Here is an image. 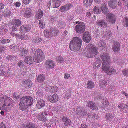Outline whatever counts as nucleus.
Instances as JSON below:
<instances>
[{
    "label": "nucleus",
    "instance_id": "nucleus-40",
    "mask_svg": "<svg viewBox=\"0 0 128 128\" xmlns=\"http://www.w3.org/2000/svg\"><path fill=\"white\" fill-rule=\"evenodd\" d=\"M106 44L104 41L100 40L99 41L98 44V46L100 47L101 49H104L106 47Z\"/></svg>",
    "mask_w": 128,
    "mask_h": 128
},
{
    "label": "nucleus",
    "instance_id": "nucleus-32",
    "mask_svg": "<svg viewBox=\"0 0 128 128\" xmlns=\"http://www.w3.org/2000/svg\"><path fill=\"white\" fill-rule=\"evenodd\" d=\"M28 53V51L24 48H20V50L19 54L20 56H26Z\"/></svg>",
    "mask_w": 128,
    "mask_h": 128
},
{
    "label": "nucleus",
    "instance_id": "nucleus-23",
    "mask_svg": "<svg viewBox=\"0 0 128 128\" xmlns=\"http://www.w3.org/2000/svg\"><path fill=\"white\" fill-rule=\"evenodd\" d=\"M45 104V101L42 99H41L38 102L36 107L38 109L42 108L44 107Z\"/></svg>",
    "mask_w": 128,
    "mask_h": 128
},
{
    "label": "nucleus",
    "instance_id": "nucleus-34",
    "mask_svg": "<svg viewBox=\"0 0 128 128\" xmlns=\"http://www.w3.org/2000/svg\"><path fill=\"white\" fill-rule=\"evenodd\" d=\"M24 15V17L26 18H28L32 16V13L31 10L30 8H28L25 12Z\"/></svg>",
    "mask_w": 128,
    "mask_h": 128
},
{
    "label": "nucleus",
    "instance_id": "nucleus-26",
    "mask_svg": "<svg viewBox=\"0 0 128 128\" xmlns=\"http://www.w3.org/2000/svg\"><path fill=\"white\" fill-rule=\"evenodd\" d=\"M101 9L102 12L104 14H106L108 12L107 6L105 4H102Z\"/></svg>",
    "mask_w": 128,
    "mask_h": 128
},
{
    "label": "nucleus",
    "instance_id": "nucleus-54",
    "mask_svg": "<svg viewBox=\"0 0 128 128\" xmlns=\"http://www.w3.org/2000/svg\"><path fill=\"white\" fill-rule=\"evenodd\" d=\"M0 76L6 77L7 76V75L6 72L3 71V69H0Z\"/></svg>",
    "mask_w": 128,
    "mask_h": 128
},
{
    "label": "nucleus",
    "instance_id": "nucleus-11",
    "mask_svg": "<svg viewBox=\"0 0 128 128\" xmlns=\"http://www.w3.org/2000/svg\"><path fill=\"white\" fill-rule=\"evenodd\" d=\"M48 114L46 112H42L37 116V119L40 121L46 122L48 120L47 117Z\"/></svg>",
    "mask_w": 128,
    "mask_h": 128
},
{
    "label": "nucleus",
    "instance_id": "nucleus-63",
    "mask_svg": "<svg viewBox=\"0 0 128 128\" xmlns=\"http://www.w3.org/2000/svg\"><path fill=\"white\" fill-rule=\"evenodd\" d=\"M62 121L64 122L69 119L67 117L65 116H62Z\"/></svg>",
    "mask_w": 128,
    "mask_h": 128
},
{
    "label": "nucleus",
    "instance_id": "nucleus-17",
    "mask_svg": "<svg viewBox=\"0 0 128 128\" xmlns=\"http://www.w3.org/2000/svg\"><path fill=\"white\" fill-rule=\"evenodd\" d=\"M22 84L24 85L26 88H30L32 86V82L31 80L29 79H25L22 82Z\"/></svg>",
    "mask_w": 128,
    "mask_h": 128
},
{
    "label": "nucleus",
    "instance_id": "nucleus-4",
    "mask_svg": "<svg viewBox=\"0 0 128 128\" xmlns=\"http://www.w3.org/2000/svg\"><path fill=\"white\" fill-rule=\"evenodd\" d=\"M44 58L45 56L42 50L40 49H37L34 54V61L37 63H40L43 61Z\"/></svg>",
    "mask_w": 128,
    "mask_h": 128
},
{
    "label": "nucleus",
    "instance_id": "nucleus-55",
    "mask_svg": "<svg viewBox=\"0 0 128 128\" xmlns=\"http://www.w3.org/2000/svg\"><path fill=\"white\" fill-rule=\"evenodd\" d=\"M24 63L22 60L20 61L17 64V65L19 67L22 68L24 66Z\"/></svg>",
    "mask_w": 128,
    "mask_h": 128
},
{
    "label": "nucleus",
    "instance_id": "nucleus-27",
    "mask_svg": "<svg viewBox=\"0 0 128 128\" xmlns=\"http://www.w3.org/2000/svg\"><path fill=\"white\" fill-rule=\"evenodd\" d=\"M72 5L70 4H68L64 6H62L60 8V10L62 12L66 11L71 8Z\"/></svg>",
    "mask_w": 128,
    "mask_h": 128
},
{
    "label": "nucleus",
    "instance_id": "nucleus-14",
    "mask_svg": "<svg viewBox=\"0 0 128 128\" xmlns=\"http://www.w3.org/2000/svg\"><path fill=\"white\" fill-rule=\"evenodd\" d=\"M87 112L84 110V108L80 107L76 109L75 113L76 114L80 115L82 116H85Z\"/></svg>",
    "mask_w": 128,
    "mask_h": 128
},
{
    "label": "nucleus",
    "instance_id": "nucleus-9",
    "mask_svg": "<svg viewBox=\"0 0 128 128\" xmlns=\"http://www.w3.org/2000/svg\"><path fill=\"white\" fill-rule=\"evenodd\" d=\"M85 24L83 22L81 23L80 24L76 25L75 27L76 32L79 34L82 33L85 30Z\"/></svg>",
    "mask_w": 128,
    "mask_h": 128
},
{
    "label": "nucleus",
    "instance_id": "nucleus-20",
    "mask_svg": "<svg viewBox=\"0 0 128 128\" xmlns=\"http://www.w3.org/2000/svg\"><path fill=\"white\" fill-rule=\"evenodd\" d=\"M34 58L32 57L29 56L25 57L24 59L25 63L31 65L34 63Z\"/></svg>",
    "mask_w": 128,
    "mask_h": 128
},
{
    "label": "nucleus",
    "instance_id": "nucleus-30",
    "mask_svg": "<svg viewBox=\"0 0 128 128\" xmlns=\"http://www.w3.org/2000/svg\"><path fill=\"white\" fill-rule=\"evenodd\" d=\"M50 32L51 33L52 37V36H58L60 33L59 31L55 28H52L51 29Z\"/></svg>",
    "mask_w": 128,
    "mask_h": 128
},
{
    "label": "nucleus",
    "instance_id": "nucleus-21",
    "mask_svg": "<svg viewBox=\"0 0 128 128\" xmlns=\"http://www.w3.org/2000/svg\"><path fill=\"white\" fill-rule=\"evenodd\" d=\"M118 2L117 0H109L108 2V5L110 7L115 9L117 6Z\"/></svg>",
    "mask_w": 128,
    "mask_h": 128
},
{
    "label": "nucleus",
    "instance_id": "nucleus-1",
    "mask_svg": "<svg viewBox=\"0 0 128 128\" xmlns=\"http://www.w3.org/2000/svg\"><path fill=\"white\" fill-rule=\"evenodd\" d=\"M4 102L1 110L8 112L11 110V108L13 106V101L10 97L6 96H0V103Z\"/></svg>",
    "mask_w": 128,
    "mask_h": 128
},
{
    "label": "nucleus",
    "instance_id": "nucleus-42",
    "mask_svg": "<svg viewBox=\"0 0 128 128\" xmlns=\"http://www.w3.org/2000/svg\"><path fill=\"white\" fill-rule=\"evenodd\" d=\"M86 85L87 88L90 89L93 88L94 87V83L92 81H88Z\"/></svg>",
    "mask_w": 128,
    "mask_h": 128
},
{
    "label": "nucleus",
    "instance_id": "nucleus-18",
    "mask_svg": "<svg viewBox=\"0 0 128 128\" xmlns=\"http://www.w3.org/2000/svg\"><path fill=\"white\" fill-rule=\"evenodd\" d=\"M96 25L101 27L105 28L107 26V24L104 20H98L96 23Z\"/></svg>",
    "mask_w": 128,
    "mask_h": 128
},
{
    "label": "nucleus",
    "instance_id": "nucleus-51",
    "mask_svg": "<svg viewBox=\"0 0 128 128\" xmlns=\"http://www.w3.org/2000/svg\"><path fill=\"white\" fill-rule=\"evenodd\" d=\"M111 32L109 30H106V31L104 32V36L107 37L109 38L111 36Z\"/></svg>",
    "mask_w": 128,
    "mask_h": 128
},
{
    "label": "nucleus",
    "instance_id": "nucleus-16",
    "mask_svg": "<svg viewBox=\"0 0 128 128\" xmlns=\"http://www.w3.org/2000/svg\"><path fill=\"white\" fill-rule=\"evenodd\" d=\"M106 18L109 22L112 24L115 22L116 20V18L115 15L113 14H109L106 16Z\"/></svg>",
    "mask_w": 128,
    "mask_h": 128
},
{
    "label": "nucleus",
    "instance_id": "nucleus-25",
    "mask_svg": "<svg viewBox=\"0 0 128 128\" xmlns=\"http://www.w3.org/2000/svg\"><path fill=\"white\" fill-rule=\"evenodd\" d=\"M101 61L100 58H98L96 59V60L94 62V65L93 68L95 69H97L99 68L101 66Z\"/></svg>",
    "mask_w": 128,
    "mask_h": 128
},
{
    "label": "nucleus",
    "instance_id": "nucleus-37",
    "mask_svg": "<svg viewBox=\"0 0 128 128\" xmlns=\"http://www.w3.org/2000/svg\"><path fill=\"white\" fill-rule=\"evenodd\" d=\"M45 79V76L43 74L39 75L37 78V80L39 83H42L44 82Z\"/></svg>",
    "mask_w": 128,
    "mask_h": 128
},
{
    "label": "nucleus",
    "instance_id": "nucleus-35",
    "mask_svg": "<svg viewBox=\"0 0 128 128\" xmlns=\"http://www.w3.org/2000/svg\"><path fill=\"white\" fill-rule=\"evenodd\" d=\"M23 126L24 128H35L33 124L28 122L23 124Z\"/></svg>",
    "mask_w": 128,
    "mask_h": 128
},
{
    "label": "nucleus",
    "instance_id": "nucleus-60",
    "mask_svg": "<svg viewBox=\"0 0 128 128\" xmlns=\"http://www.w3.org/2000/svg\"><path fill=\"white\" fill-rule=\"evenodd\" d=\"M70 76V75L68 74L65 73L64 74V78L65 80L69 79Z\"/></svg>",
    "mask_w": 128,
    "mask_h": 128
},
{
    "label": "nucleus",
    "instance_id": "nucleus-41",
    "mask_svg": "<svg viewBox=\"0 0 128 128\" xmlns=\"http://www.w3.org/2000/svg\"><path fill=\"white\" fill-rule=\"evenodd\" d=\"M107 83L105 80H101L99 82V86L102 88H104L106 87V84Z\"/></svg>",
    "mask_w": 128,
    "mask_h": 128
},
{
    "label": "nucleus",
    "instance_id": "nucleus-33",
    "mask_svg": "<svg viewBox=\"0 0 128 128\" xmlns=\"http://www.w3.org/2000/svg\"><path fill=\"white\" fill-rule=\"evenodd\" d=\"M106 119L109 121L114 122V117L111 114L108 113L105 116Z\"/></svg>",
    "mask_w": 128,
    "mask_h": 128
},
{
    "label": "nucleus",
    "instance_id": "nucleus-29",
    "mask_svg": "<svg viewBox=\"0 0 128 128\" xmlns=\"http://www.w3.org/2000/svg\"><path fill=\"white\" fill-rule=\"evenodd\" d=\"M128 106L126 104H120L118 106V108L121 110H124L123 112H125L128 110L127 108Z\"/></svg>",
    "mask_w": 128,
    "mask_h": 128
},
{
    "label": "nucleus",
    "instance_id": "nucleus-50",
    "mask_svg": "<svg viewBox=\"0 0 128 128\" xmlns=\"http://www.w3.org/2000/svg\"><path fill=\"white\" fill-rule=\"evenodd\" d=\"M123 24L125 27H127L128 26V18L125 17L124 19Z\"/></svg>",
    "mask_w": 128,
    "mask_h": 128
},
{
    "label": "nucleus",
    "instance_id": "nucleus-38",
    "mask_svg": "<svg viewBox=\"0 0 128 128\" xmlns=\"http://www.w3.org/2000/svg\"><path fill=\"white\" fill-rule=\"evenodd\" d=\"M11 24L13 25H15L17 27L20 26L21 22L18 20H13L11 22Z\"/></svg>",
    "mask_w": 128,
    "mask_h": 128
},
{
    "label": "nucleus",
    "instance_id": "nucleus-56",
    "mask_svg": "<svg viewBox=\"0 0 128 128\" xmlns=\"http://www.w3.org/2000/svg\"><path fill=\"white\" fill-rule=\"evenodd\" d=\"M71 121L70 119L64 122V125L65 126H70L71 125Z\"/></svg>",
    "mask_w": 128,
    "mask_h": 128
},
{
    "label": "nucleus",
    "instance_id": "nucleus-48",
    "mask_svg": "<svg viewBox=\"0 0 128 128\" xmlns=\"http://www.w3.org/2000/svg\"><path fill=\"white\" fill-rule=\"evenodd\" d=\"M44 20H40L39 22L40 27L42 29H44L45 27V24L44 23Z\"/></svg>",
    "mask_w": 128,
    "mask_h": 128
},
{
    "label": "nucleus",
    "instance_id": "nucleus-7",
    "mask_svg": "<svg viewBox=\"0 0 128 128\" xmlns=\"http://www.w3.org/2000/svg\"><path fill=\"white\" fill-rule=\"evenodd\" d=\"M100 56L102 61H103L102 64H105V65L108 63L110 64V59L109 55L107 53H101Z\"/></svg>",
    "mask_w": 128,
    "mask_h": 128
},
{
    "label": "nucleus",
    "instance_id": "nucleus-61",
    "mask_svg": "<svg viewBox=\"0 0 128 128\" xmlns=\"http://www.w3.org/2000/svg\"><path fill=\"white\" fill-rule=\"evenodd\" d=\"M6 14H4V16H10V15L11 14V12H10L9 10H6Z\"/></svg>",
    "mask_w": 128,
    "mask_h": 128
},
{
    "label": "nucleus",
    "instance_id": "nucleus-39",
    "mask_svg": "<svg viewBox=\"0 0 128 128\" xmlns=\"http://www.w3.org/2000/svg\"><path fill=\"white\" fill-rule=\"evenodd\" d=\"M92 12L95 14H100L101 13V11L99 6H96L93 8Z\"/></svg>",
    "mask_w": 128,
    "mask_h": 128
},
{
    "label": "nucleus",
    "instance_id": "nucleus-12",
    "mask_svg": "<svg viewBox=\"0 0 128 128\" xmlns=\"http://www.w3.org/2000/svg\"><path fill=\"white\" fill-rule=\"evenodd\" d=\"M92 39V36L89 32H86L83 34L82 40L83 41L86 43H88Z\"/></svg>",
    "mask_w": 128,
    "mask_h": 128
},
{
    "label": "nucleus",
    "instance_id": "nucleus-22",
    "mask_svg": "<svg viewBox=\"0 0 128 128\" xmlns=\"http://www.w3.org/2000/svg\"><path fill=\"white\" fill-rule=\"evenodd\" d=\"M30 106L23 102H20L19 108L20 110L22 111H25Z\"/></svg>",
    "mask_w": 128,
    "mask_h": 128
},
{
    "label": "nucleus",
    "instance_id": "nucleus-64",
    "mask_svg": "<svg viewBox=\"0 0 128 128\" xmlns=\"http://www.w3.org/2000/svg\"><path fill=\"white\" fill-rule=\"evenodd\" d=\"M6 50L5 48L2 46H0V52H2Z\"/></svg>",
    "mask_w": 128,
    "mask_h": 128
},
{
    "label": "nucleus",
    "instance_id": "nucleus-28",
    "mask_svg": "<svg viewBox=\"0 0 128 128\" xmlns=\"http://www.w3.org/2000/svg\"><path fill=\"white\" fill-rule=\"evenodd\" d=\"M101 104L102 107V108H106L109 105V102L107 99L106 98H104L102 100Z\"/></svg>",
    "mask_w": 128,
    "mask_h": 128
},
{
    "label": "nucleus",
    "instance_id": "nucleus-5",
    "mask_svg": "<svg viewBox=\"0 0 128 128\" xmlns=\"http://www.w3.org/2000/svg\"><path fill=\"white\" fill-rule=\"evenodd\" d=\"M102 69L103 71L105 72L106 74L109 76L114 74L116 72V70L115 68L110 67V64L108 63L106 65L102 64Z\"/></svg>",
    "mask_w": 128,
    "mask_h": 128
},
{
    "label": "nucleus",
    "instance_id": "nucleus-45",
    "mask_svg": "<svg viewBox=\"0 0 128 128\" xmlns=\"http://www.w3.org/2000/svg\"><path fill=\"white\" fill-rule=\"evenodd\" d=\"M44 36L48 38H49L52 37V35L51 33L50 32V31L49 32L48 30H44Z\"/></svg>",
    "mask_w": 128,
    "mask_h": 128
},
{
    "label": "nucleus",
    "instance_id": "nucleus-8",
    "mask_svg": "<svg viewBox=\"0 0 128 128\" xmlns=\"http://www.w3.org/2000/svg\"><path fill=\"white\" fill-rule=\"evenodd\" d=\"M48 100L51 103L54 104L57 102L59 100V96L56 94H54L52 96L49 94L47 96Z\"/></svg>",
    "mask_w": 128,
    "mask_h": 128
},
{
    "label": "nucleus",
    "instance_id": "nucleus-58",
    "mask_svg": "<svg viewBox=\"0 0 128 128\" xmlns=\"http://www.w3.org/2000/svg\"><path fill=\"white\" fill-rule=\"evenodd\" d=\"M122 73L124 76L128 77V69L124 70Z\"/></svg>",
    "mask_w": 128,
    "mask_h": 128
},
{
    "label": "nucleus",
    "instance_id": "nucleus-3",
    "mask_svg": "<svg viewBox=\"0 0 128 128\" xmlns=\"http://www.w3.org/2000/svg\"><path fill=\"white\" fill-rule=\"evenodd\" d=\"M86 51L84 53L85 56L88 58H94L98 53V49L94 46L90 44L86 47Z\"/></svg>",
    "mask_w": 128,
    "mask_h": 128
},
{
    "label": "nucleus",
    "instance_id": "nucleus-13",
    "mask_svg": "<svg viewBox=\"0 0 128 128\" xmlns=\"http://www.w3.org/2000/svg\"><path fill=\"white\" fill-rule=\"evenodd\" d=\"M31 26L29 25H24L20 28V31L22 33H25L30 31L31 29Z\"/></svg>",
    "mask_w": 128,
    "mask_h": 128
},
{
    "label": "nucleus",
    "instance_id": "nucleus-49",
    "mask_svg": "<svg viewBox=\"0 0 128 128\" xmlns=\"http://www.w3.org/2000/svg\"><path fill=\"white\" fill-rule=\"evenodd\" d=\"M72 92L71 89H68L66 91L64 98H66L70 96L72 94Z\"/></svg>",
    "mask_w": 128,
    "mask_h": 128
},
{
    "label": "nucleus",
    "instance_id": "nucleus-2",
    "mask_svg": "<svg viewBox=\"0 0 128 128\" xmlns=\"http://www.w3.org/2000/svg\"><path fill=\"white\" fill-rule=\"evenodd\" d=\"M82 40L78 37H74L71 40L69 45V48L72 51L77 52L81 48Z\"/></svg>",
    "mask_w": 128,
    "mask_h": 128
},
{
    "label": "nucleus",
    "instance_id": "nucleus-6",
    "mask_svg": "<svg viewBox=\"0 0 128 128\" xmlns=\"http://www.w3.org/2000/svg\"><path fill=\"white\" fill-rule=\"evenodd\" d=\"M20 101L25 104L31 106L32 104L33 98L31 96H25L20 98Z\"/></svg>",
    "mask_w": 128,
    "mask_h": 128
},
{
    "label": "nucleus",
    "instance_id": "nucleus-46",
    "mask_svg": "<svg viewBox=\"0 0 128 128\" xmlns=\"http://www.w3.org/2000/svg\"><path fill=\"white\" fill-rule=\"evenodd\" d=\"M53 2L55 8H58L61 5L62 2L60 0H53Z\"/></svg>",
    "mask_w": 128,
    "mask_h": 128
},
{
    "label": "nucleus",
    "instance_id": "nucleus-15",
    "mask_svg": "<svg viewBox=\"0 0 128 128\" xmlns=\"http://www.w3.org/2000/svg\"><path fill=\"white\" fill-rule=\"evenodd\" d=\"M46 90L47 92L54 93L57 92L58 90V88L57 86H54L46 88Z\"/></svg>",
    "mask_w": 128,
    "mask_h": 128
},
{
    "label": "nucleus",
    "instance_id": "nucleus-36",
    "mask_svg": "<svg viewBox=\"0 0 128 128\" xmlns=\"http://www.w3.org/2000/svg\"><path fill=\"white\" fill-rule=\"evenodd\" d=\"M43 16L44 13L43 11L41 10H38L36 12V18L38 19H40Z\"/></svg>",
    "mask_w": 128,
    "mask_h": 128
},
{
    "label": "nucleus",
    "instance_id": "nucleus-62",
    "mask_svg": "<svg viewBox=\"0 0 128 128\" xmlns=\"http://www.w3.org/2000/svg\"><path fill=\"white\" fill-rule=\"evenodd\" d=\"M13 96L14 98H18L20 97L19 94L18 92L13 93Z\"/></svg>",
    "mask_w": 128,
    "mask_h": 128
},
{
    "label": "nucleus",
    "instance_id": "nucleus-52",
    "mask_svg": "<svg viewBox=\"0 0 128 128\" xmlns=\"http://www.w3.org/2000/svg\"><path fill=\"white\" fill-rule=\"evenodd\" d=\"M58 27L60 28H64L65 26L64 22L61 21H59L58 22Z\"/></svg>",
    "mask_w": 128,
    "mask_h": 128
},
{
    "label": "nucleus",
    "instance_id": "nucleus-31",
    "mask_svg": "<svg viewBox=\"0 0 128 128\" xmlns=\"http://www.w3.org/2000/svg\"><path fill=\"white\" fill-rule=\"evenodd\" d=\"M93 2V0H84L83 4L84 6L88 8L92 5Z\"/></svg>",
    "mask_w": 128,
    "mask_h": 128
},
{
    "label": "nucleus",
    "instance_id": "nucleus-57",
    "mask_svg": "<svg viewBox=\"0 0 128 128\" xmlns=\"http://www.w3.org/2000/svg\"><path fill=\"white\" fill-rule=\"evenodd\" d=\"M20 39L22 40H26L28 39V36L27 35H21Z\"/></svg>",
    "mask_w": 128,
    "mask_h": 128
},
{
    "label": "nucleus",
    "instance_id": "nucleus-44",
    "mask_svg": "<svg viewBox=\"0 0 128 128\" xmlns=\"http://www.w3.org/2000/svg\"><path fill=\"white\" fill-rule=\"evenodd\" d=\"M42 41V38L38 36H37L34 38L32 40V42L34 43L38 44L40 43Z\"/></svg>",
    "mask_w": 128,
    "mask_h": 128
},
{
    "label": "nucleus",
    "instance_id": "nucleus-47",
    "mask_svg": "<svg viewBox=\"0 0 128 128\" xmlns=\"http://www.w3.org/2000/svg\"><path fill=\"white\" fill-rule=\"evenodd\" d=\"M6 59L12 62H14L16 60V57L14 56L8 55L7 56Z\"/></svg>",
    "mask_w": 128,
    "mask_h": 128
},
{
    "label": "nucleus",
    "instance_id": "nucleus-53",
    "mask_svg": "<svg viewBox=\"0 0 128 128\" xmlns=\"http://www.w3.org/2000/svg\"><path fill=\"white\" fill-rule=\"evenodd\" d=\"M48 6L50 8H55L54 4V3L53 0L52 1H50L48 4Z\"/></svg>",
    "mask_w": 128,
    "mask_h": 128
},
{
    "label": "nucleus",
    "instance_id": "nucleus-59",
    "mask_svg": "<svg viewBox=\"0 0 128 128\" xmlns=\"http://www.w3.org/2000/svg\"><path fill=\"white\" fill-rule=\"evenodd\" d=\"M32 0H22L23 2L25 4L27 5L31 2Z\"/></svg>",
    "mask_w": 128,
    "mask_h": 128
},
{
    "label": "nucleus",
    "instance_id": "nucleus-19",
    "mask_svg": "<svg viewBox=\"0 0 128 128\" xmlns=\"http://www.w3.org/2000/svg\"><path fill=\"white\" fill-rule=\"evenodd\" d=\"M112 49L114 52H118L120 49V44L116 42H114L112 46Z\"/></svg>",
    "mask_w": 128,
    "mask_h": 128
},
{
    "label": "nucleus",
    "instance_id": "nucleus-10",
    "mask_svg": "<svg viewBox=\"0 0 128 128\" xmlns=\"http://www.w3.org/2000/svg\"><path fill=\"white\" fill-rule=\"evenodd\" d=\"M44 65L46 69L50 70L53 68L54 67L55 64L52 60H48L46 61Z\"/></svg>",
    "mask_w": 128,
    "mask_h": 128
},
{
    "label": "nucleus",
    "instance_id": "nucleus-43",
    "mask_svg": "<svg viewBox=\"0 0 128 128\" xmlns=\"http://www.w3.org/2000/svg\"><path fill=\"white\" fill-rule=\"evenodd\" d=\"M57 62L59 63H62L64 62V59L63 57L61 56H58L56 59Z\"/></svg>",
    "mask_w": 128,
    "mask_h": 128
},
{
    "label": "nucleus",
    "instance_id": "nucleus-24",
    "mask_svg": "<svg viewBox=\"0 0 128 128\" xmlns=\"http://www.w3.org/2000/svg\"><path fill=\"white\" fill-rule=\"evenodd\" d=\"M86 106L90 107L91 109L95 110H97L98 109L97 106L92 102H90L88 103Z\"/></svg>",
    "mask_w": 128,
    "mask_h": 128
}]
</instances>
